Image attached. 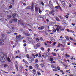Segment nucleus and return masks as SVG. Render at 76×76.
Masks as SVG:
<instances>
[{
  "mask_svg": "<svg viewBox=\"0 0 76 76\" xmlns=\"http://www.w3.org/2000/svg\"><path fill=\"white\" fill-rule=\"evenodd\" d=\"M66 42V40H64L62 42V43L64 44H65Z\"/></svg>",
  "mask_w": 76,
  "mask_h": 76,
  "instance_id": "393cba45",
  "label": "nucleus"
},
{
  "mask_svg": "<svg viewBox=\"0 0 76 76\" xmlns=\"http://www.w3.org/2000/svg\"><path fill=\"white\" fill-rule=\"evenodd\" d=\"M49 12V14H50V15H51V14H52V13H52V12H51V11Z\"/></svg>",
  "mask_w": 76,
  "mask_h": 76,
  "instance_id": "052dcab7",
  "label": "nucleus"
},
{
  "mask_svg": "<svg viewBox=\"0 0 76 76\" xmlns=\"http://www.w3.org/2000/svg\"><path fill=\"white\" fill-rule=\"evenodd\" d=\"M33 57H31V60H34V58H35V56L34 55V54H33Z\"/></svg>",
  "mask_w": 76,
  "mask_h": 76,
  "instance_id": "f8f14e48",
  "label": "nucleus"
},
{
  "mask_svg": "<svg viewBox=\"0 0 76 76\" xmlns=\"http://www.w3.org/2000/svg\"><path fill=\"white\" fill-rule=\"evenodd\" d=\"M25 35L26 36H29L30 35L28 34V33H25Z\"/></svg>",
  "mask_w": 76,
  "mask_h": 76,
  "instance_id": "c9c22d12",
  "label": "nucleus"
},
{
  "mask_svg": "<svg viewBox=\"0 0 76 76\" xmlns=\"http://www.w3.org/2000/svg\"><path fill=\"white\" fill-rule=\"evenodd\" d=\"M65 56H66L65 57H66V58H67V57H70V56L69 55L67 54V53H66L65 54Z\"/></svg>",
  "mask_w": 76,
  "mask_h": 76,
  "instance_id": "1a4fd4ad",
  "label": "nucleus"
},
{
  "mask_svg": "<svg viewBox=\"0 0 76 76\" xmlns=\"http://www.w3.org/2000/svg\"><path fill=\"white\" fill-rule=\"evenodd\" d=\"M13 21L15 22H17V21H18V19L16 18H14L12 19Z\"/></svg>",
  "mask_w": 76,
  "mask_h": 76,
  "instance_id": "9b49d317",
  "label": "nucleus"
},
{
  "mask_svg": "<svg viewBox=\"0 0 76 76\" xmlns=\"http://www.w3.org/2000/svg\"><path fill=\"white\" fill-rule=\"evenodd\" d=\"M44 27L43 26H42L40 27V30H42L44 29Z\"/></svg>",
  "mask_w": 76,
  "mask_h": 76,
  "instance_id": "412c9836",
  "label": "nucleus"
},
{
  "mask_svg": "<svg viewBox=\"0 0 76 76\" xmlns=\"http://www.w3.org/2000/svg\"><path fill=\"white\" fill-rule=\"evenodd\" d=\"M37 73L39 75H41V73L37 71Z\"/></svg>",
  "mask_w": 76,
  "mask_h": 76,
  "instance_id": "c756f323",
  "label": "nucleus"
},
{
  "mask_svg": "<svg viewBox=\"0 0 76 76\" xmlns=\"http://www.w3.org/2000/svg\"><path fill=\"white\" fill-rule=\"evenodd\" d=\"M56 28V30L58 32H59V31H60V29L59 28V26H58Z\"/></svg>",
  "mask_w": 76,
  "mask_h": 76,
  "instance_id": "9d476101",
  "label": "nucleus"
},
{
  "mask_svg": "<svg viewBox=\"0 0 76 76\" xmlns=\"http://www.w3.org/2000/svg\"><path fill=\"white\" fill-rule=\"evenodd\" d=\"M16 38L17 39H18V40H19V39L21 38V35H19V36H17Z\"/></svg>",
  "mask_w": 76,
  "mask_h": 76,
  "instance_id": "423d86ee",
  "label": "nucleus"
},
{
  "mask_svg": "<svg viewBox=\"0 0 76 76\" xmlns=\"http://www.w3.org/2000/svg\"><path fill=\"white\" fill-rule=\"evenodd\" d=\"M1 71H2V72H4V73H8V72H6L5 71L1 70Z\"/></svg>",
  "mask_w": 76,
  "mask_h": 76,
  "instance_id": "a18cd8bd",
  "label": "nucleus"
},
{
  "mask_svg": "<svg viewBox=\"0 0 76 76\" xmlns=\"http://www.w3.org/2000/svg\"><path fill=\"white\" fill-rule=\"evenodd\" d=\"M38 70H40V72H44V71L42 70V69H41L40 68H38Z\"/></svg>",
  "mask_w": 76,
  "mask_h": 76,
  "instance_id": "c85d7f7f",
  "label": "nucleus"
},
{
  "mask_svg": "<svg viewBox=\"0 0 76 76\" xmlns=\"http://www.w3.org/2000/svg\"><path fill=\"white\" fill-rule=\"evenodd\" d=\"M33 72H36V70H35V69H33Z\"/></svg>",
  "mask_w": 76,
  "mask_h": 76,
  "instance_id": "864d4df0",
  "label": "nucleus"
},
{
  "mask_svg": "<svg viewBox=\"0 0 76 76\" xmlns=\"http://www.w3.org/2000/svg\"><path fill=\"white\" fill-rule=\"evenodd\" d=\"M56 20L57 21H58V22H60V20L59 19V18H58V17H56Z\"/></svg>",
  "mask_w": 76,
  "mask_h": 76,
  "instance_id": "2eb2a0df",
  "label": "nucleus"
},
{
  "mask_svg": "<svg viewBox=\"0 0 76 76\" xmlns=\"http://www.w3.org/2000/svg\"><path fill=\"white\" fill-rule=\"evenodd\" d=\"M24 63H25V64H28V62L26 61H24Z\"/></svg>",
  "mask_w": 76,
  "mask_h": 76,
  "instance_id": "3c124183",
  "label": "nucleus"
},
{
  "mask_svg": "<svg viewBox=\"0 0 76 76\" xmlns=\"http://www.w3.org/2000/svg\"><path fill=\"white\" fill-rule=\"evenodd\" d=\"M34 67L36 68H38V67H39V65L38 64H35L34 66Z\"/></svg>",
  "mask_w": 76,
  "mask_h": 76,
  "instance_id": "6e6552de",
  "label": "nucleus"
},
{
  "mask_svg": "<svg viewBox=\"0 0 76 76\" xmlns=\"http://www.w3.org/2000/svg\"><path fill=\"white\" fill-rule=\"evenodd\" d=\"M59 7H60V6H56L55 7V8L56 9H58L59 8Z\"/></svg>",
  "mask_w": 76,
  "mask_h": 76,
  "instance_id": "b1692460",
  "label": "nucleus"
},
{
  "mask_svg": "<svg viewBox=\"0 0 76 76\" xmlns=\"http://www.w3.org/2000/svg\"><path fill=\"white\" fill-rule=\"evenodd\" d=\"M66 31L67 32H70V30L68 29H66Z\"/></svg>",
  "mask_w": 76,
  "mask_h": 76,
  "instance_id": "4d7b16f0",
  "label": "nucleus"
},
{
  "mask_svg": "<svg viewBox=\"0 0 76 76\" xmlns=\"http://www.w3.org/2000/svg\"><path fill=\"white\" fill-rule=\"evenodd\" d=\"M58 9H59L60 10V11H61V12H62V11H63L62 9H61V7L60 6H59V7Z\"/></svg>",
  "mask_w": 76,
  "mask_h": 76,
  "instance_id": "bb28decb",
  "label": "nucleus"
},
{
  "mask_svg": "<svg viewBox=\"0 0 76 76\" xmlns=\"http://www.w3.org/2000/svg\"><path fill=\"white\" fill-rule=\"evenodd\" d=\"M28 9H29L28 7H26L25 9H26V10H27Z\"/></svg>",
  "mask_w": 76,
  "mask_h": 76,
  "instance_id": "bf43d9fd",
  "label": "nucleus"
},
{
  "mask_svg": "<svg viewBox=\"0 0 76 76\" xmlns=\"http://www.w3.org/2000/svg\"><path fill=\"white\" fill-rule=\"evenodd\" d=\"M15 66L16 69L17 71H18L19 70H18V66L17 65L15 64Z\"/></svg>",
  "mask_w": 76,
  "mask_h": 76,
  "instance_id": "aec40b11",
  "label": "nucleus"
},
{
  "mask_svg": "<svg viewBox=\"0 0 76 76\" xmlns=\"http://www.w3.org/2000/svg\"><path fill=\"white\" fill-rule=\"evenodd\" d=\"M40 65L42 67H45V66L43 64H40Z\"/></svg>",
  "mask_w": 76,
  "mask_h": 76,
  "instance_id": "4468645a",
  "label": "nucleus"
},
{
  "mask_svg": "<svg viewBox=\"0 0 76 76\" xmlns=\"http://www.w3.org/2000/svg\"><path fill=\"white\" fill-rule=\"evenodd\" d=\"M36 40L37 41V42H39V39H38V38H37L36 39Z\"/></svg>",
  "mask_w": 76,
  "mask_h": 76,
  "instance_id": "58836bf2",
  "label": "nucleus"
},
{
  "mask_svg": "<svg viewBox=\"0 0 76 76\" xmlns=\"http://www.w3.org/2000/svg\"><path fill=\"white\" fill-rule=\"evenodd\" d=\"M61 45V44H59L58 45V46H57V47L58 48H59V47H60V45Z\"/></svg>",
  "mask_w": 76,
  "mask_h": 76,
  "instance_id": "09e8293b",
  "label": "nucleus"
},
{
  "mask_svg": "<svg viewBox=\"0 0 76 76\" xmlns=\"http://www.w3.org/2000/svg\"><path fill=\"white\" fill-rule=\"evenodd\" d=\"M23 46H26V44H24L23 45Z\"/></svg>",
  "mask_w": 76,
  "mask_h": 76,
  "instance_id": "774afa93",
  "label": "nucleus"
},
{
  "mask_svg": "<svg viewBox=\"0 0 76 76\" xmlns=\"http://www.w3.org/2000/svg\"><path fill=\"white\" fill-rule=\"evenodd\" d=\"M39 13H42V11L41 10H40V9H39Z\"/></svg>",
  "mask_w": 76,
  "mask_h": 76,
  "instance_id": "e433bc0d",
  "label": "nucleus"
},
{
  "mask_svg": "<svg viewBox=\"0 0 76 76\" xmlns=\"http://www.w3.org/2000/svg\"><path fill=\"white\" fill-rule=\"evenodd\" d=\"M39 8L37 7H35V11L36 12H38V9L39 10Z\"/></svg>",
  "mask_w": 76,
  "mask_h": 76,
  "instance_id": "0eeeda50",
  "label": "nucleus"
},
{
  "mask_svg": "<svg viewBox=\"0 0 76 76\" xmlns=\"http://www.w3.org/2000/svg\"><path fill=\"white\" fill-rule=\"evenodd\" d=\"M39 4H41L42 6H44V4L42 2H39Z\"/></svg>",
  "mask_w": 76,
  "mask_h": 76,
  "instance_id": "dca6fc26",
  "label": "nucleus"
},
{
  "mask_svg": "<svg viewBox=\"0 0 76 76\" xmlns=\"http://www.w3.org/2000/svg\"><path fill=\"white\" fill-rule=\"evenodd\" d=\"M29 68L30 70H32L33 69V67L32 66H30Z\"/></svg>",
  "mask_w": 76,
  "mask_h": 76,
  "instance_id": "473e14b6",
  "label": "nucleus"
},
{
  "mask_svg": "<svg viewBox=\"0 0 76 76\" xmlns=\"http://www.w3.org/2000/svg\"><path fill=\"white\" fill-rule=\"evenodd\" d=\"M26 57H27V58H28V59H29V55L28 54H27Z\"/></svg>",
  "mask_w": 76,
  "mask_h": 76,
  "instance_id": "7c9ffc66",
  "label": "nucleus"
},
{
  "mask_svg": "<svg viewBox=\"0 0 76 76\" xmlns=\"http://www.w3.org/2000/svg\"><path fill=\"white\" fill-rule=\"evenodd\" d=\"M23 68V67H22V66H20V70H22V68Z\"/></svg>",
  "mask_w": 76,
  "mask_h": 76,
  "instance_id": "a19ab883",
  "label": "nucleus"
},
{
  "mask_svg": "<svg viewBox=\"0 0 76 76\" xmlns=\"http://www.w3.org/2000/svg\"><path fill=\"white\" fill-rule=\"evenodd\" d=\"M49 4L50 6H52V3H51V1H49Z\"/></svg>",
  "mask_w": 76,
  "mask_h": 76,
  "instance_id": "79ce46f5",
  "label": "nucleus"
},
{
  "mask_svg": "<svg viewBox=\"0 0 76 76\" xmlns=\"http://www.w3.org/2000/svg\"><path fill=\"white\" fill-rule=\"evenodd\" d=\"M41 49L42 51H44V49L43 48H41Z\"/></svg>",
  "mask_w": 76,
  "mask_h": 76,
  "instance_id": "49530a36",
  "label": "nucleus"
},
{
  "mask_svg": "<svg viewBox=\"0 0 76 76\" xmlns=\"http://www.w3.org/2000/svg\"><path fill=\"white\" fill-rule=\"evenodd\" d=\"M59 18H60L61 19H63V18L61 17V16H59Z\"/></svg>",
  "mask_w": 76,
  "mask_h": 76,
  "instance_id": "69168bd1",
  "label": "nucleus"
},
{
  "mask_svg": "<svg viewBox=\"0 0 76 76\" xmlns=\"http://www.w3.org/2000/svg\"><path fill=\"white\" fill-rule=\"evenodd\" d=\"M18 23L21 25H23V21L20 20H18Z\"/></svg>",
  "mask_w": 76,
  "mask_h": 76,
  "instance_id": "39448f33",
  "label": "nucleus"
},
{
  "mask_svg": "<svg viewBox=\"0 0 76 76\" xmlns=\"http://www.w3.org/2000/svg\"><path fill=\"white\" fill-rule=\"evenodd\" d=\"M6 34H11V32L10 31H8V32H6Z\"/></svg>",
  "mask_w": 76,
  "mask_h": 76,
  "instance_id": "ea45409f",
  "label": "nucleus"
},
{
  "mask_svg": "<svg viewBox=\"0 0 76 76\" xmlns=\"http://www.w3.org/2000/svg\"><path fill=\"white\" fill-rule=\"evenodd\" d=\"M52 12L54 13V12L56 11V9H55V10L52 9Z\"/></svg>",
  "mask_w": 76,
  "mask_h": 76,
  "instance_id": "37998d69",
  "label": "nucleus"
},
{
  "mask_svg": "<svg viewBox=\"0 0 76 76\" xmlns=\"http://www.w3.org/2000/svg\"><path fill=\"white\" fill-rule=\"evenodd\" d=\"M53 32H56V30L55 29H54L53 30Z\"/></svg>",
  "mask_w": 76,
  "mask_h": 76,
  "instance_id": "4c0bfd02",
  "label": "nucleus"
},
{
  "mask_svg": "<svg viewBox=\"0 0 76 76\" xmlns=\"http://www.w3.org/2000/svg\"><path fill=\"white\" fill-rule=\"evenodd\" d=\"M36 57H38V54H36L35 55Z\"/></svg>",
  "mask_w": 76,
  "mask_h": 76,
  "instance_id": "e2e57ef3",
  "label": "nucleus"
},
{
  "mask_svg": "<svg viewBox=\"0 0 76 76\" xmlns=\"http://www.w3.org/2000/svg\"><path fill=\"white\" fill-rule=\"evenodd\" d=\"M2 37H3V38H5L6 37V36H5V34H3L2 35Z\"/></svg>",
  "mask_w": 76,
  "mask_h": 76,
  "instance_id": "603ef678",
  "label": "nucleus"
},
{
  "mask_svg": "<svg viewBox=\"0 0 76 76\" xmlns=\"http://www.w3.org/2000/svg\"><path fill=\"white\" fill-rule=\"evenodd\" d=\"M16 14H14L12 15V16H13L14 18L16 17Z\"/></svg>",
  "mask_w": 76,
  "mask_h": 76,
  "instance_id": "a878e982",
  "label": "nucleus"
},
{
  "mask_svg": "<svg viewBox=\"0 0 76 76\" xmlns=\"http://www.w3.org/2000/svg\"><path fill=\"white\" fill-rule=\"evenodd\" d=\"M57 68L58 70H60V67L59 66L57 67Z\"/></svg>",
  "mask_w": 76,
  "mask_h": 76,
  "instance_id": "f704fd0d",
  "label": "nucleus"
},
{
  "mask_svg": "<svg viewBox=\"0 0 76 76\" xmlns=\"http://www.w3.org/2000/svg\"><path fill=\"white\" fill-rule=\"evenodd\" d=\"M10 8H12V5H10Z\"/></svg>",
  "mask_w": 76,
  "mask_h": 76,
  "instance_id": "338daca9",
  "label": "nucleus"
},
{
  "mask_svg": "<svg viewBox=\"0 0 76 76\" xmlns=\"http://www.w3.org/2000/svg\"><path fill=\"white\" fill-rule=\"evenodd\" d=\"M44 39H43V38H42V37H40V40L41 41H43Z\"/></svg>",
  "mask_w": 76,
  "mask_h": 76,
  "instance_id": "13d9d810",
  "label": "nucleus"
},
{
  "mask_svg": "<svg viewBox=\"0 0 76 76\" xmlns=\"http://www.w3.org/2000/svg\"><path fill=\"white\" fill-rule=\"evenodd\" d=\"M7 60L9 62H11V60H10V58L9 57H8L7 58Z\"/></svg>",
  "mask_w": 76,
  "mask_h": 76,
  "instance_id": "6ab92c4d",
  "label": "nucleus"
},
{
  "mask_svg": "<svg viewBox=\"0 0 76 76\" xmlns=\"http://www.w3.org/2000/svg\"><path fill=\"white\" fill-rule=\"evenodd\" d=\"M10 1H11L12 3L11 4H14V0H8Z\"/></svg>",
  "mask_w": 76,
  "mask_h": 76,
  "instance_id": "f3484780",
  "label": "nucleus"
},
{
  "mask_svg": "<svg viewBox=\"0 0 76 76\" xmlns=\"http://www.w3.org/2000/svg\"><path fill=\"white\" fill-rule=\"evenodd\" d=\"M7 59V56L6 55L3 54L2 53H0V60L1 61L4 62L6 61Z\"/></svg>",
  "mask_w": 76,
  "mask_h": 76,
  "instance_id": "f257e3e1",
  "label": "nucleus"
},
{
  "mask_svg": "<svg viewBox=\"0 0 76 76\" xmlns=\"http://www.w3.org/2000/svg\"><path fill=\"white\" fill-rule=\"evenodd\" d=\"M14 35H18V33H14Z\"/></svg>",
  "mask_w": 76,
  "mask_h": 76,
  "instance_id": "680f3d73",
  "label": "nucleus"
},
{
  "mask_svg": "<svg viewBox=\"0 0 76 76\" xmlns=\"http://www.w3.org/2000/svg\"><path fill=\"white\" fill-rule=\"evenodd\" d=\"M13 21H12V20H10V23H12Z\"/></svg>",
  "mask_w": 76,
  "mask_h": 76,
  "instance_id": "0e129e2a",
  "label": "nucleus"
},
{
  "mask_svg": "<svg viewBox=\"0 0 76 76\" xmlns=\"http://www.w3.org/2000/svg\"><path fill=\"white\" fill-rule=\"evenodd\" d=\"M41 47V44L40 43H38L34 46V48H35V49H37L38 47Z\"/></svg>",
  "mask_w": 76,
  "mask_h": 76,
  "instance_id": "f03ea898",
  "label": "nucleus"
},
{
  "mask_svg": "<svg viewBox=\"0 0 76 76\" xmlns=\"http://www.w3.org/2000/svg\"><path fill=\"white\" fill-rule=\"evenodd\" d=\"M53 71L54 72H57V70L53 69Z\"/></svg>",
  "mask_w": 76,
  "mask_h": 76,
  "instance_id": "de8ad7c7",
  "label": "nucleus"
},
{
  "mask_svg": "<svg viewBox=\"0 0 76 76\" xmlns=\"http://www.w3.org/2000/svg\"><path fill=\"white\" fill-rule=\"evenodd\" d=\"M59 28L61 31H64V28H63V27L59 26Z\"/></svg>",
  "mask_w": 76,
  "mask_h": 76,
  "instance_id": "7ed1b4c3",
  "label": "nucleus"
},
{
  "mask_svg": "<svg viewBox=\"0 0 76 76\" xmlns=\"http://www.w3.org/2000/svg\"><path fill=\"white\" fill-rule=\"evenodd\" d=\"M41 55L40 53H39V56H38L40 58L41 57Z\"/></svg>",
  "mask_w": 76,
  "mask_h": 76,
  "instance_id": "c03bdc74",
  "label": "nucleus"
},
{
  "mask_svg": "<svg viewBox=\"0 0 76 76\" xmlns=\"http://www.w3.org/2000/svg\"><path fill=\"white\" fill-rule=\"evenodd\" d=\"M7 66H8V65L7 64H4V67H7Z\"/></svg>",
  "mask_w": 76,
  "mask_h": 76,
  "instance_id": "2f4dec72",
  "label": "nucleus"
},
{
  "mask_svg": "<svg viewBox=\"0 0 76 76\" xmlns=\"http://www.w3.org/2000/svg\"><path fill=\"white\" fill-rule=\"evenodd\" d=\"M38 59H36L35 61V63H38Z\"/></svg>",
  "mask_w": 76,
  "mask_h": 76,
  "instance_id": "72a5a7b5",
  "label": "nucleus"
},
{
  "mask_svg": "<svg viewBox=\"0 0 76 76\" xmlns=\"http://www.w3.org/2000/svg\"><path fill=\"white\" fill-rule=\"evenodd\" d=\"M63 24L64 25H67V21H65L63 23Z\"/></svg>",
  "mask_w": 76,
  "mask_h": 76,
  "instance_id": "4be33fe9",
  "label": "nucleus"
},
{
  "mask_svg": "<svg viewBox=\"0 0 76 76\" xmlns=\"http://www.w3.org/2000/svg\"><path fill=\"white\" fill-rule=\"evenodd\" d=\"M10 18H11V16L10 15H8L7 16V18L8 19H10Z\"/></svg>",
  "mask_w": 76,
  "mask_h": 76,
  "instance_id": "a211bd4d",
  "label": "nucleus"
},
{
  "mask_svg": "<svg viewBox=\"0 0 76 76\" xmlns=\"http://www.w3.org/2000/svg\"><path fill=\"white\" fill-rule=\"evenodd\" d=\"M70 40H71L72 41H73V39L72 38V37H70Z\"/></svg>",
  "mask_w": 76,
  "mask_h": 76,
  "instance_id": "5fc2aeb1",
  "label": "nucleus"
},
{
  "mask_svg": "<svg viewBox=\"0 0 76 76\" xmlns=\"http://www.w3.org/2000/svg\"><path fill=\"white\" fill-rule=\"evenodd\" d=\"M50 61H53V60H54V59L52 58H50Z\"/></svg>",
  "mask_w": 76,
  "mask_h": 76,
  "instance_id": "cd10ccee",
  "label": "nucleus"
},
{
  "mask_svg": "<svg viewBox=\"0 0 76 76\" xmlns=\"http://www.w3.org/2000/svg\"><path fill=\"white\" fill-rule=\"evenodd\" d=\"M4 44V42L3 40H0V44L1 45H3Z\"/></svg>",
  "mask_w": 76,
  "mask_h": 76,
  "instance_id": "20e7f679",
  "label": "nucleus"
},
{
  "mask_svg": "<svg viewBox=\"0 0 76 76\" xmlns=\"http://www.w3.org/2000/svg\"><path fill=\"white\" fill-rule=\"evenodd\" d=\"M28 7V9H31V6H29Z\"/></svg>",
  "mask_w": 76,
  "mask_h": 76,
  "instance_id": "6e6d98bb",
  "label": "nucleus"
},
{
  "mask_svg": "<svg viewBox=\"0 0 76 76\" xmlns=\"http://www.w3.org/2000/svg\"><path fill=\"white\" fill-rule=\"evenodd\" d=\"M50 51V49L49 48L48 49L47 51L48 52H49Z\"/></svg>",
  "mask_w": 76,
  "mask_h": 76,
  "instance_id": "8fccbe9b",
  "label": "nucleus"
},
{
  "mask_svg": "<svg viewBox=\"0 0 76 76\" xmlns=\"http://www.w3.org/2000/svg\"><path fill=\"white\" fill-rule=\"evenodd\" d=\"M65 37L66 38V40L67 41H69V37L67 36H65Z\"/></svg>",
  "mask_w": 76,
  "mask_h": 76,
  "instance_id": "ddd939ff",
  "label": "nucleus"
},
{
  "mask_svg": "<svg viewBox=\"0 0 76 76\" xmlns=\"http://www.w3.org/2000/svg\"><path fill=\"white\" fill-rule=\"evenodd\" d=\"M61 1L62 2V5H63V6H64V5L65 4V3L64 2V1Z\"/></svg>",
  "mask_w": 76,
  "mask_h": 76,
  "instance_id": "5701e85b",
  "label": "nucleus"
}]
</instances>
